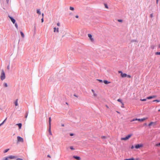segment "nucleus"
Listing matches in <instances>:
<instances>
[{"mask_svg":"<svg viewBox=\"0 0 160 160\" xmlns=\"http://www.w3.org/2000/svg\"><path fill=\"white\" fill-rule=\"evenodd\" d=\"M101 138L102 139H105L107 138V137L106 136H102L101 137Z\"/></svg>","mask_w":160,"mask_h":160,"instance_id":"24","label":"nucleus"},{"mask_svg":"<svg viewBox=\"0 0 160 160\" xmlns=\"http://www.w3.org/2000/svg\"><path fill=\"white\" fill-rule=\"evenodd\" d=\"M14 104L16 106H18V99L16 100L15 102H14Z\"/></svg>","mask_w":160,"mask_h":160,"instance_id":"15","label":"nucleus"},{"mask_svg":"<svg viewBox=\"0 0 160 160\" xmlns=\"http://www.w3.org/2000/svg\"><path fill=\"white\" fill-rule=\"evenodd\" d=\"M54 32H56H56H59L58 28H56L55 27L54 28Z\"/></svg>","mask_w":160,"mask_h":160,"instance_id":"14","label":"nucleus"},{"mask_svg":"<svg viewBox=\"0 0 160 160\" xmlns=\"http://www.w3.org/2000/svg\"><path fill=\"white\" fill-rule=\"evenodd\" d=\"M117 112H118V113H119V112H118V111H117Z\"/></svg>","mask_w":160,"mask_h":160,"instance_id":"60","label":"nucleus"},{"mask_svg":"<svg viewBox=\"0 0 160 160\" xmlns=\"http://www.w3.org/2000/svg\"><path fill=\"white\" fill-rule=\"evenodd\" d=\"M74 96H75V97H77V96L75 95H74Z\"/></svg>","mask_w":160,"mask_h":160,"instance_id":"62","label":"nucleus"},{"mask_svg":"<svg viewBox=\"0 0 160 160\" xmlns=\"http://www.w3.org/2000/svg\"><path fill=\"white\" fill-rule=\"evenodd\" d=\"M4 122H2L0 124V126H2Z\"/></svg>","mask_w":160,"mask_h":160,"instance_id":"45","label":"nucleus"},{"mask_svg":"<svg viewBox=\"0 0 160 160\" xmlns=\"http://www.w3.org/2000/svg\"><path fill=\"white\" fill-rule=\"evenodd\" d=\"M118 21L120 22H122V20L121 19H118Z\"/></svg>","mask_w":160,"mask_h":160,"instance_id":"35","label":"nucleus"},{"mask_svg":"<svg viewBox=\"0 0 160 160\" xmlns=\"http://www.w3.org/2000/svg\"><path fill=\"white\" fill-rule=\"evenodd\" d=\"M3 85L5 87H8L7 84L6 83H3Z\"/></svg>","mask_w":160,"mask_h":160,"instance_id":"25","label":"nucleus"},{"mask_svg":"<svg viewBox=\"0 0 160 160\" xmlns=\"http://www.w3.org/2000/svg\"><path fill=\"white\" fill-rule=\"evenodd\" d=\"M155 46L154 45H151V46H150V48L152 49H154L155 48Z\"/></svg>","mask_w":160,"mask_h":160,"instance_id":"19","label":"nucleus"},{"mask_svg":"<svg viewBox=\"0 0 160 160\" xmlns=\"http://www.w3.org/2000/svg\"><path fill=\"white\" fill-rule=\"evenodd\" d=\"M70 135L71 136H72L73 135V133H71L70 134Z\"/></svg>","mask_w":160,"mask_h":160,"instance_id":"48","label":"nucleus"},{"mask_svg":"<svg viewBox=\"0 0 160 160\" xmlns=\"http://www.w3.org/2000/svg\"><path fill=\"white\" fill-rule=\"evenodd\" d=\"M158 112H160V109H159V110H158Z\"/></svg>","mask_w":160,"mask_h":160,"instance_id":"59","label":"nucleus"},{"mask_svg":"<svg viewBox=\"0 0 160 160\" xmlns=\"http://www.w3.org/2000/svg\"><path fill=\"white\" fill-rule=\"evenodd\" d=\"M92 91L93 93H94V92H95L94 90L93 89L92 90Z\"/></svg>","mask_w":160,"mask_h":160,"instance_id":"47","label":"nucleus"},{"mask_svg":"<svg viewBox=\"0 0 160 160\" xmlns=\"http://www.w3.org/2000/svg\"><path fill=\"white\" fill-rule=\"evenodd\" d=\"M146 99H147V98L146 99H141L140 100L142 101H145L146 100Z\"/></svg>","mask_w":160,"mask_h":160,"instance_id":"29","label":"nucleus"},{"mask_svg":"<svg viewBox=\"0 0 160 160\" xmlns=\"http://www.w3.org/2000/svg\"><path fill=\"white\" fill-rule=\"evenodd\" d=\"M51 126H49V132L50 135H52V133L51 131Z\"/></svg>","mask_w":160,"mask_h":160,"instance_id":"18","label":"nucleus"},{"mask_svg":"<svg viewBox=\"0 0 160 160\" xmlns=\"http://www.w3.org/2000/svg\"><path fill=\"white\" fill-rule=\"evenodd\" d=\"M27 116H28V114H27V115H26V116H25V118H27Z\"/></svg>","mask_w":160,"mask_h":160,"instance_id":"51","label":"nucleus"},{"mask_svg":"<svg viewBox=\"0 0 160 160\" xmlns=\"http://www.w3.org/2000/svg\"><path fill=\"white\" fill-rule=\"evenodd\" d=\"M137 120H136V119H133V120H132L131 122H132V121H137Z\"/></svg>","mask_w":160,"mask_h":160,"instance_id":"43","label":"nucleus"},{"mask_svg":"<svg viewBox=\"0 0 160 160\" xmlns=\"http://www.w3.org/2000/svg\"><path fill=\"white\" fill-rule=\"evenodd\" d=\"M16 160H23V159H22L21 158H18Z\"/></svg>","mask_w":160,"mask_h":160,"instance_id":"40","label":"nucleus"},{"mask_svg":"<svg viewBox=\"0 0 160 160\" xmlns=\"http://www.w3.org/2000/svg\"><path fill=\"white\" fill-rule=\"evenodd\" d=\"M158 2V0H157V2Z\"/></svg>","mask_w":160,"mask_h":160,"instance_id":"64","label":"nucleus"},{"mask_svg":"<svg viewBox=\"0 0 160 160\" xmlns=\"http://www.w3.org/2000/svg\"><path fill=\"white\" fill-rule=\"evenodd\" d=\"M127 77H128V78H131V76L130 75H127Z\"/></svg>","mask_w":160,"mask_h":160,"instance_id":"38","label":"nucleus"},{"mask_svg":"<svg viewBox=\"0 0 160 160\" xmlns=\"http://www.w3.org/2000/svg\"><path fill=\"white\" fill-rule=\"evenodd\" d=\"M43 17L41 19V22H43Z\"/></svg>","mask_w":160,"mask_h":160,"instance_id":"39","label":"nucleus"},{"mask_svg":"<svg viewBox=\"0 0 160 160\" xmlns=\"http://www.w3.org/2000/svg\"><path fill=\"white\" fill-rule=\"evenodd\" d=\"M7 2L8 3V1H9V0H7Z\"/></svg>","mask_w":160,"mask_h":160,"instance_id":"58","label":"nucleus"},{"mask_svg":"<svg viewBox=\"0 0 160 160\" xmlns=\"http://www.w3.org/2000/svg\"><path fill=\"white\" fill-rule=\"evenodd\" d=\"M70 9L71 10L73 11L74 10V8L72 7H70Z\"/></svg>","mask_w":160,"mask_h":160,"instance_id":"27","label":"nucleus"},{"mask_svg":"<svg viewBox=\"0 0 160 160\" xmlns=\"http://www.w3.org/2000/svg\"><path fill=\"white\" fill-rule=\"evenodd\" d=\"M106 107L107 108H109L108 107L107 105H106Z\"/></svg>","mask_w":160,"mask_h":160,"instance_id":"52","label":"nucleus"},{"mask_svg":"<svg viewBox=\"0 0 160 160\" xmlns=\"http://www.w3.org/2000/svg\"><path fill=\"white\" fill-rule=\"evenodd\" d=\"M20 34H21V35L22 37L23 38H24V37L25 36H24V33H23V32H22L21 31L20 32Z\"/></svg>","mask_w":160,"mask_h":160,"instance_id":"21","label":"nucleus"},{"mask_svg":"<svg viewBox=\"0 0 160 160\" xmlns=\"http://www.w3.org/2000/svg\"><path fill=\"white\" fill-rule=\"evenodd\" d=\"M124 160H135V159L133 158H132L128 159H126Z\"/></svg>","mask_w":160,"mask_h":160,"instance_id":"22","label":"nucleus"},{"mask_svg":"<svg viewBox=\"0 0 160 160\" xmlns=\"http://www.w3.org/2000/svg\"><path fill=\"white\" fill-rule=\"evenodd\" d=\"M7 120V118H6L4 120V121L3 122H4V123L5 122V121H6V120Z\"/></svg>","mask_w":160,"mask_h":160,"instance_id":"49","label":"nucleus"},{"mask_svg":"<svg viewBox=\"0 0 160 160\" xmlns=\"http://www.w3.org/2000/svg\"><path fill=\"white\" fill-rule=\"evenodd\" d=\"M73 158L78 160H80L81 159V158L78 156H73Z\"/></svg>","mask_w":160,"mask_h":160,"instance_id":"11","label":"nucleus"},{"mask_svg":"<svg viewBox=\"0 0 160 160\" xmlns=\"http://www.w3.org/2000/svg\"><path fill=\"white\" fill-rule=\"evenodd\" d=\"M155 146H160V143H158V144H156Z\"/></svg>","mask_w":160,"mask_h":160,"instance_id":"33","label":"nucleus"},{"mask_svg":"<svg viewBox=\"0 0 160 160\" xmlns=\"http://www.w3.org/2000/svg\"><path fill=\"white\" fill-rule=\"evenodd\" d=\"M9 18L10 19L11 21H12V22L14 24L15 23V19H14V18H13L12 17H10V16H9Z\"/></svg>","mask_w":160,"mask_h":160,"instance_id":"10","label":"nucleus"},{"mask_svg":"<svg viewBox=\"0 0 160 160\" xmlns=\"http://www.w3.org/2000/svg\"><path fill=\"white\" fill-rule=\"evenodd\" d=\"M15 27H16V28L18 29V24H17V23H15Z\"/></svg>","mask_w":160,"mask_h":160,"instance_id":"31","label":"nucleus"},{"mask_svg":"<svg viewBox=\"0 0 160 160\" xmlns=\"http://www.w3.org/2000/svg\"><path fill=\"white\" fill-rule=\"evenodd\" d=\"M18 142H23V139L22 137L20 136H18L17 137Z\"/></svg>","mask_w":160,"mask_h":160,"instance_id":"4","label":"nucleus"},{"mask_svg":"<svg viewBox=\"0 0 160 160\" xmlns=\"http://www.w3.org/2000/svg\"><path fill=\"white\" fill-rule=\"evenodd\" d=\"M153 102H160V100H154Z\"/></svg>","mask_w":160,"mask_h":160,"instance_id":"32","label":"nucleus"},{"mask_svg":"<svg viewBox=\"0 0 160 160\" xmlns=\"http://www.w3.org/2000/svg\"><path fill=\"white\" fill-rule=\"evenodd\" d=\"M16 158V157L15 156H8V157L6 158L4 160H8V159H12L15 158Z\"/></svg>","mask_w":160,"mask_h":160,"instance_id":"5","label":"nucleus"},{"mask_svg":"<svg viewBox=\"0 0 160 160\" xmlns=\"http://www.w3.org/2000/svg\"><path fill=\"white\" fill-rule=\"evenodd\" d=\"M0 79L2 80H3L6 78L5 72L3 69L1 70L0 72Z\"/></svg>","mask_w":160,"mask_h":160,"instance_id":"1","label":"nucleus"},{"mask_svg":"<svg viewBox=\"0 0 160 160\" xmlns=\"http://www.w3.org/2000/svg\"><path fill=\"white\" fill-rule=\"evenodd\" d=\"M121 107H122V108H123L124 107V105H122V106H121Z\"/></svg>","mask_w":160,"mask_h":160,"instance_id":"57","label":"nucleus"},{"mask_svg":"<svg viewBox=\"0 0 160 160\" xmlns=\"http://www.w3.org/2000/svg\"><path fill=\"white\" fill-rule=\"evenodd\" d=\"M75 17L76 18H78V15H76L75 16Z\"/></svg>","mask_w":160,"mask_h":160,"instance_id":"46","label":"nucleus"},{"mask_svg":"<svg viewBox=\"0 0 160 160\" xmlns=\"http://www.w3.org/2000/svg\"><path fill=\"white\" fill-rule=\"evenodd\" d=\"M134 148V146H133V145H132V146H131V148L132 149H133V148Z\"/></svg>","mask_w":160,"mask_h":160,"instance_id":"44","label":"nucleus"},{"mask_svg":"<svg viewBox=\"0 0 160 160\" xmlns=\"http://www.w3.org/2000/svg\"><path fill=\"white\" fill-rule=\"evenodd\" d=\"M117 101H118V102H120L121 103V104H122V105H124V103H123V102H122V100H121V99H118L117 100Z\"/></svg>","mask_w":160,"mask_h":160,"instance_id":"17","label":"nucleus"},{"mask_svg":"<svg viewBox=\"0 0 160 160\" xmlns=\"http://www.w3.org/2000/svg\"><path fill=\"white\" fill-rule=\"evenodd\" d=\"M104 6H105V8H106L107 9H108V5H107V4H106V3H105L104 4Z\"/></svg>","mask_w":160,"mask_h":160,"instance_id":"26","label":"nucleus"},{"mask_svg":"<svg viewBox=\"0 0 160 160\" xmlns=\"http://www.w3.org/2000/svg\"><path fill=\"white\" fill-rule=\"evenodd\" d=\"M48 157H49V158H51V157H50V156L49 155H48Z\"/></svg>","mask_w":160,"mask_h":160,"instance_id":"54","label":"nucleus"},{"mask_svg":"<svg viewBox=\"0 0 160 160\" xmlns=\"http://www.w3.org/2000/svg\"><path fill=\"white\" fill-rule=\"evenodd\" d=\"M9 149H6L5 150H4V153H6L8 151H9Z\"/></svg>","mask_w":160,"mask_h":160,"instance_id":"28","label":"nucleus"},{"mask_svg":"<svg viewBox=\"0 0 160 160\" xmlns=\"http://www.w3.org/2000/svg\"><path fill=\"white\" fill-rule=\"evenodd\" d=\"M136 160H139V159L138 158H137L136 159Z\"/></svg>","mask_w":160,"mask_h":160,"instance_id":"53","label":"nucleus"},{"mask_svg":"<svg viewBox=\"0 0 160 160\" xmlns=\"http://www.w3.org/2000/svg\"><path fill=\"white\" fill-rule=\"evenodd\" d=\"M70 148L71 150H74V149L73 148V147H72V146H71V147H70Z\"/></svg>","mask_w":160,"mask_h":160,"instance_id":"34","label":"nucleus"},{"mask_svg":"<svg viewBox=\"0 0 160 160\" xmlns=\"http://www.w3.org/2000/svg\"><path fill=\"white\" fill-rule=\"evenodd\" d=\"M16 125L18 126L19 129H20L21 128V127H22V124L21 123H18V124H16Z\"/></svg>","mask_w":160,"mask_h":160,"instance_id":"16","label":"nucleus"},{"mask_svg":"<svg viewBox=\"0 0 160 160\" xmlns=\"http://www.w3.org/2000/svg\"><path fill=\"white\" fill-rule=\"evenodd\" d=\"M156 97V96H155V95H153V96H149V97H147V99H151L152 98H155Z\"/></svg>","mask_w":160,"mask_h":160,"instance_id":"9","label":"nucleus"},{"mask_svg":"<svg viewBox=\"0 0 160 160\" xmlns=\"http://www.w3.org/2000/svg\"><path fill=\"white\" fill-rule=\"evenodd\" d=\"M151 17H152V14H151Z\"/></svg>","mask_w":160,"mask_h":160,"instance_id":"61","label":"nucleus"},{"mask_svg":"<svg viewBox=\"0 0 160 160\" xmlns=\"http://www.w3.org/2000/svg\"><path fill=\"white\" fill-rule=\"evenodd\" d=\"M51 118L50 117L49 119V126H51Z\"/></svg>","mask_w":160,"mask_h":160,"instance_id":"20","label":"nucleus"},{"mask_svg":"<svg viewBox=\"0 0 160 160\" xmlns=\"http://www.w3.org/2000/svg\"><path fill=\"white\" fill-rule=\"evenodd\" d=\"M103 82L106 84H107L110 83L111 82H110L106 80H105L103 81Z\"/></svg>","mask_w":160,"mask_h":160,"instance_id":"12","label":"nucleus"},{"mask_svg":"<svg viewBox=\"0 0 160 160\" xmlns=\"http://www.w3.org/2000/svg\"><path fill=\"white\" fill-rule=\"evenodd\" d=\"M156 55H160V52H157L155 53Z\"/></svg>","mask_w":160,"mask_h":160,"instance_id":"30","label":"nucleus"},{"mask_svg":"<svg viewBox=\"0 0 160 160\" xmlns=\"http://www.w3.org/2000/svg\"><path fill=\"white\" fill-rule=\"evenodd\" d=\"M57 25L58 26H60V24L59 22H58L57 23Z\"/></svg>","mask_w":160,"mask_h":160,"instance_id":"41","label":"nucleus"},{"mask_svg":"<svg viewBox=\"0 0 160 160\" xmlns=\"http://www.w3.org/2000/svg\"><path fill=\"white\" fill-rule=\"evenodd\" d=\"M88 36L92 42H93L94 41V39L92 38V35L91 34H88Z\"/></svg>","mask_w":160,"mask_h":160,"instance_id":"8","label":"nucleus"},{"mask_svg":"<svg viewBox=\"0 0 160 160\" xmlns=\"http://www.w3.org/2000/svg\"><path fill=\"white\" fill-rule=\"evenodd\" d=\"M7 120V118H6L4 120V121L3 122H4V123L5 122V121H6V120Z\"/></svg>","mask_w":160,"mask_h":160,"instance_id":"50","label":"nucleus"},{"mask_svg":"<svg viewBox=\"0 0 160 160\" xmlns=\"http://www.w3.org/2000/svg\"><path fill=\"white\" fill-rule=\"evenodd\" d=\"M143 147V145L142 144H138L135 145V148L136 149H138Z\"/></svg>","mask_w":160,"mask_h":160,"instance_id":"3","label":"nucleus"},{"mask_svg":"<svg viewBox=\"0 0 160 160\" xmlns=\"http://www.w3.org/2000/svg\"><path fill=\"white\" fill-rule=\"evenodd\" d=\"M43 15H44V14H43V13H42V17H43Z\"/></svg>","mask_w":160,"mask_h":160,"instance_id":"55","label":"nucleus"},{"mask_svg":"<svg viewBox=\"0 0 160 160\" xmlns=\"http://www.w3.org/2000/svg\"><path fill=\"white\" fill-rule=\"evenodd\" d=\"M118 72L120 73H121V75L122 74V72L121 71H118Z\"/></svg>","mask_w":160,"mask_h":160,"instance_id":"42","label":"nucleus"},{"mask_svg":"<svg viewBox=\"0 0 160 160\" xmlns=\"http://www.w3.org/2000/svg\"><path fill=\"white\" fill-rule=\"evenodd\" d=\"M93 96L95 97H96L97 96V94L94 92V93H93Z\"/></svg>","mask_w":160,"mask_h":160,"instance_id":"37","label":"nucleus"},{"mask_svg":"<svg viewBox=\"0 0 160 160\" xmlns=\"http://www.w3.org/2000/svg\"><path fill=\"white\" fill-rule=\"evenodd\" d=\"M97 80L98 81L100 82H103V81L102 80H100V79H98Z\"/></svg>","mask_w":160,"mask_h":160,"instance_id":"36","label":"nucleus"},{"mask_svg":"<svg viewBox=\"0 0 160 160\" xmlns=\"http://www.w3.org/2000/svg\"><path fill=\"white\" fill-rule=\"evenodd\" d=\"M8 69H9V67H8Z\"/></svg>","mask_w":160,"mask_h":160,"instance_id":"63","label":"nucleus"},{"mask_svg":"<svg viewBox=\"0 0 160 160\" xmlns=\"http://www.w3.org/2000/svg\"><path fill=\"white\" fill-rule=\"evenodd\" d=\"M147 118H143L142 119H138V118H136V120H137V121H138L140 122L143 121L146 119H147Z\"/></svg>","mask_w":160,"mask_h":160,"instance_id":"7","label":"nucleus"},{"mask_svg":"<svg viewBox=\"0 0 160 160\" xmlns=\"http://www.w3.org/2000/svg\"><path fill=\"white\" fill-rule=\"evenodd\" d=\"M158 48H160V44H159V45H158Z\"/></svg>","mask_w":160,"mask_h":160,"instance_id":"56","label":"nucleus"},{"mask_svg":"<svg viewBox=\"0 0 160 160\" xmlns=\"http://www.w3.org/2000/svg\"><path fill=\"white\" fill-rule=\"evenodd\" d=\"M132 136V134L128 135L127 136L124 138H122L121 140H126L129 139Z\"/></svg>","mask_w":160,"mask_h":160,"instance_id":"2","label":"nucleus"},{"mask_svg":"<svg viewBox=\"0 0 160 160\" xmlns=\"http://www.w3.org/2000/svg\"><path fill=\"white\" fill-rule=\"evenodd\" d=\"M156 122H151L148 125V126L150 127L151 126H154L156 125Z\"/></svg>","mask_w":160,"mask_h":160,"instance_id":"6","label":"nucleus"},{"mask_svg":"<svg viewBox=\"0 0 160 160\" xmlns=\"http://www.w3.org/2000/svg\"><path fill=\"white\" fill-rule=\"evenodd\" d=\"M37 13L38 14H39V15L41 14V12H40V10L39 9L37 10Z\"/></svg>","mask_w":160,"mask_h":160,"instance_id":"23","label":"nucleus"},{"mask_svg":"<svg viewBox=\"0 0 160 160\" xmlns=\"http://www.w3.org/2000/svg\"><path fill=\"white\" fill-rule=\"evenodd\" d=\"M121 77L122 78H125L127 76V74L126 73H122V74L121 75Z\"/></svg>","mask_w":160,"mask_h":160,"instance_id":"13","label":"nucleus"}]
</instances>
